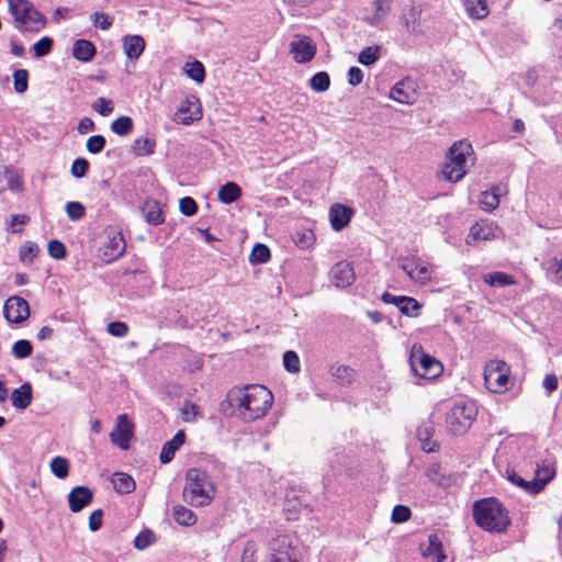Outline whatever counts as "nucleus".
Returning a JSON list of instances; mask_svg holds the SVG:
<instances>
[{"label":"nucleus","mask_w":562,"mask_h":562,"mask_svg":"<svg viewBox=\"0 0 562 562\" xmlns=\"http://www.w3.org/2000/svg\"><path fill=\"white\" fill-rule=\"evenodd\" d=\"M501 235L502 229L494 222L481 220L470 227L465 243L470 246H475L480 241H490L498 238Z\"/></svg>","instance_id":"11"},{"label":"nucleus","mask_w":562,"mask_h":562,"mask_svg":"<svg viewBox=\"0 0 562 562\" xmlns=\"http://www.w3.org/2000/svg\"><path fill=\"white\" fill-rule=\"evenodd\" d=\"M122 42L124 53L132 60L138 59L145 49V40L140 35H126Z\"/></svg>","instance_id":"26"},{"label":"nucleus","mask_w":562,"mask_h":562,"mask_svg":"<svg viewBox=\"0 0 562 562\" xmlns=\"http://www.w3.org/2000/svg\"><path fill=\"white\" fill-rule=\"evenodd\" d=\"M53 44H54L53 38H50L48 36H44L40 41L34 43L33 52H34L35 57H44V56L48 55L52 50Z\"/></svg>","instance_id":"46"},{"label":"nucleus","mask_w":562,"mask_h":562,"mask_svg":"<svg viewBox=\"0 0 562 562\" xmlns=\"http://www.w3.org/2000/svg\"><path fill=\"white\" fill-rule=\"evenodd\" d=\"M269 258L270 249L263 244H257L250 252L249 262L252 265L265 263Z\"/></svg>","instance_id":"40"},{"label":"nucleus","mask_w":562,"mask_h":562,"mask_svg":"<svg viewBox=\"0 0 562 562\" xmlns=\"http://www.w3.org/2000/svg\"><path fill=\"white\" fill-rule=\"evenodd\" d=\"M241 195V189L235 182H227L218 190V200L224 204H231L237 201Z\"/></svg>","instance_id":"31"},{"label":"nucleus","mask_w":562,"mask_h":562,"mask_svg":"<svg viewBox=\"0 0 562 562\" xmlns=\"http://www.w3.org/2000/svg\"><path fill=\"white\" fill-rule=\"evenodd\" d=\"M156 542V536L150 530L139 532L134 539V547L137 550H145Z\"/></svg>","instance_id":"42"},{"label":"nucleus","mask_w":562,"mask_h":562,"mask_svg":"<svg viewBox=\"0 0 562 562\" xmlns=\"http://www.w3.org/2000/svg\"><path fill=\"white\" fill-rule=\"evenodd\" d=\"M183 70L186 75L194 80L198 83H201L204 81L205 78V69L201 61L193 60L186 63Z\"/></svg>","instance_id":"37"},{"label":"nucleus","mask_w":562,"mask_h":562,"mask_svg":"<svg viewBox=\"0 0 562 562\" xmlns=\"http://www.w3.org/2000/svg\"><path fill=\"white\" fill-rule=\"evenodd\" d=\"M37 246L31 241H27L21 246L19 256L21 261L30 263L37 256Z\"/></svg>","instance_id":"48"},{"label":"nucleus","mask_w":562,"mask_h":562,"mask_svg":"<svg viewBox=\"0 0 562 562\" xmlns=\"http://www.w3.org/2000/svg\"><path fill=\"white\" fill-rule=\"evenodd\" d=\"M290 52L296 63L303 64L314 58L316 45L307 36L295 35L290 43Z\"/></svg>","instance_id":"14"},{"label":"nucleus","mask_w":562,"mask_h":562,"mask_svg":"<svg viewBox=\"0 0 562 562\" xmlns=\"http://www.w3.org/2000/svg\"><path fill=\"white\" fill-rule=\"evenodd\" d=\"M133 423L126 414H121L116 417L115 427L110 434V440L122 450H127L130 448V441L133 437Z\"/></svg>","instance_id":"13"},{"label":"nucleus","mask_w":562,"mask_h":562,"mask_svg":"<svg viewBox=\"0 0 562 562\" xmlns=\"http://www.w3.org/2000/svg\"><path fill=\"white\" fill-rule=\"evenodd\" d=\"M172 516L176 522L181 526L190 527L196 522V515L183 505H176L172 509Z\"/></svg>","instance_id":"35"},{"label":"nucleus","mask_w":562,"mask_h":562,"mask_svg":"<svg viewBox=\"0 0 562 562\" xmlns=\"http://www.w3.org/2000/svg\"><path fill=\"white\" fill-rule=\"evenodd\" d=\"M400 267L414 283L426 285L431 280L432 270L420 257L407 256L401 258Z\"/></svg>","instance_id":"9"},{"label":"nucleus","mask_w":562,"mask_h":562,"mask_svg":"<svg viewBox=\"0 0 562 562\" xmlns=\"http://www.w3.org/2000/svg\"><path fill=\"white\" fill-rule=\"evenodd\" d=\"M201 117L202 109L200 100L194 95H190L179 104L173 115V121L178 124L190 125Z\"/></svg>","instance_id":"12"},{"label":"nucleus","mask_w":562,"mask_h":562,"mask_svg":"<svg viewBox=\"0 0 562 562\" xmlns=\"http://www.w3.org/2000/svg\"><path fill=\"white\" fill-rule=\"evenodd\" d=\"M3 314L9 323L20 324L30 316L29 303L20 296L9 297L4 303Z\"/></svg>","instance_id":"15"},{"label":"nucleus","mask_w":562,"mask_h":562,"mask_svg":"<svg viewBox=\"0 0 562 562\" xmlns=\"http://www.w3.org/2000/svg\"><path fill=\"white\" fill-rule=\"evenodd\" d=\"M12 405L19 409L26 408L32 401V389L30 384H23L11 394Z\"/></svg>","instance_id":"30"},{"label":"nucleus","mask_w":562,"mask_h":562,"mask_svg":"<svg viewBox=\"0 0 562 562\" xmlns=\"http://www.w3.org/2000/svg\"><path fill=\"white\" fill-rule=\"evenodd\" d=\"M477 416V406L473 401L458 402L447 413L446 425L453 435H464Z\"/></svg>","instance_id":"6"},{"label":"nucleus","mask_w":562,"mask_h":562,"mask_svg":"<svg viewBox=\"0 0 562 562\" xmlns=\"http://www.w3.org/2000/svg\"><path fill=\"white\" fill-rule=\"evenodd\" d=\"M133 130V120L130 116H120L111 124V131L120 136L127 135Z\"/></svg>","instance_id":"39"},{"label":"nucleus","mask_w":562,"mask_h":562,"mask_svg":"<svg viewBox=\"0 0 562 562\" xmlns=\"http://www.w3.org/2000/svg\"><path fill=\"white\" fill-rule=\"evenodd\" d=\"M142 212L146 222L150 225H159L164 222L162 211L156 200L145 201Z\"/></svg>","instance_id":"29"},{"label":"nucleus","mask_w":562,"mask_h":562,"mask_svg":"<svg viewBox=\"0 0 562 562\" xmlns=\"http://www.w3.org/2000/svg\"><path fill=\"white\" fill-rule=\"evenodd\" d=\"M392 0H374L363 21L372 26H378L391 12Z\"/></svg>","instance_id":"20"},{"label":"nucleus","mask_w":562,"mask_h":562,"mask_svg":"<svg viewBox=\"0 0 562 562\" xmlns=\"http://www.w3.org/2000/svg\"><path fill=\"white\" fill-rule=\"evenodd\" d=\"M14 90L18 93H24L29 87V72L26 69H18L13 72Z\"/></svg>","instance_id":"44"},{"label":"nucleus","mask_w":562,"mask_h":562,"mask_svg":"<svg viewBox=\"0 0 562 562\" xmlns=\"http://www.w3.org/2000/svg\"><path fill=\"white\" fill-rule=\"evenodd\" d=\"M412 512L404 505H396L392 510V521L395 524L405 522L411 518Z\"/></svg>","instance_id":"51"},{"label":"nucleus","mask_w":562,"mask_h":562,"mask_svg":"<svg viewBox=\"0 0 562 562\" xmlns=\"http://www.w3.org/2000/svg\"><path fill=\"white\" fill-rule=\"evenodd\" d=\"M363 80V72L359 67H350L348 70V82L351 86H358Z\"/></svg>","instance_id":"63"},{"label":"nucleus","mask_w":562,"mask_h":562,"mask_svg":"<svg viewBox=\"0 0 562 562\" xmlns=\"http://www.w3.org/2000/svg\"><path fill=\"white\" fill-rule=\"evenodd\" d=\"M482 279L490 286H507L517 283L513 276L501 271L485 273Z\"/></svg>","instance_id":"34"},{"label":"nucleus","mask_w":562,"mask_h":562,"mask_svg":"<svg viewBox=\"0 0 562 562\" xmlns=\"http://www.w3.org/2000/svg\"><path fill=\"white\" fill-rule=\"evenodd\" d=\"M32 344L25 339L18 340L12 346V353L19 359L29 357L32 353Z\"/></svg>","instance_id":"47"},{"label":"nucleus","mask_w":562,"mask_h":562,"mask_svg":"<svg viewBox=\"0 0 562 562\" xmlns=\"http://www.w3.org/2000/svg\"><path fill=\"white\" fill-rule=\"evenodd\" d=\"M331 375L342 384L350 383L353 376V371L347 366H333L330 369Z\"/></svg>","instance_id":"43"},{"label":"nucleus","mask_w":562,"mask_h":562,"mask_svg":"<svg viewBox=\"0 0 562 562\" xmlns=\"http://www.w3.org/2000/svg\"><path fill=\"white\" fill-rule=\"evenodd\" d=\"M543 387L550 394L558 389V378L554 374H547L542 382Z\"/></svg>","instance_id":"64"},{"label":"nucleus","mask_w":562,"mask_h":562,"mask_svg":"<svg viewBox=\"0 0 562 562\" xmlns=\"http://www.w3.org/2000/svg\"><path fill=\"white\" fill-rule=\"evenodd\" d=\"M329 278L337 288L349 286L355 280L353 268L347 261H339L331 267Z\"/></svg>","instance_id":"19"},{"label":"nucleus","mask_w":562,"mask_h":562,"mask_svg":"<svg viewBox=\"0 0 562 562\" xmlns=\"http://www.w3.org/2000/svg\"><path fill=\"white\" fill-rule=\"evenodd\" d=\"M106 140L102 135H93L88 138L87 140V150L90 154H99L101 153L105 147Z\"/></svg>","instance_id":"50"},{"label":"nucleus","mask_w":562,"mask_h":562,"mask_svg":"<svg viewBox=\"0 0 562 562\" xmlns=\"http://www.w3.org/2000/svg\"><path fill=\"white\" fill-rule=\"evenodd\" d=\"M93 498V493L89 487L77 486L68 495L69 508L72 513H78L87 507Z\"/></svg>","instance_id":"21"},{"label":"nucleus","mask_w":562,"mask_h":562,"mask_svg":"<svg viewBox=\"0 0 562 562\" xmlns=\"http://www.w3.org/2000/svg\"><path fill=\"white\" fill-rule=\"evenodd\" d=\"M382 301L395 305L407 317H418L420 314L422 305L412 296H397L385 292L382 294Z\"/></svg>","instance_id":"16"},{"label":"nucleus","mask_w":562,"mask_h":562,"mask_svg":"<svg viewBox=\"0 0 562 562\" xmlns=\"http://www.w3.org/2000/svg\"><path fill=\"white\" fill-rule=\"evenodd\" d=\"M15 30L22 34H38L46 27V16L30 0H7Z\"/></svg>","instance_id":"3"},{"label":"nucleus","mask_w":562,"mask_h":562,"mask_svg":"<svg viewBox=\"0 0 562 562\" xmlns=\"http://www.w3.org/2000/svg\"><path fill=\"white\" fill-rule=\"evenodd\" d=\"M257 546L254 541H248L241 552L240 562H256Z\"/></svg>","instance_id":"59"},{"label":"nucleus","mask_w":562,"mask_h":562,"mask_svg":"<svg viewBox=\"0 0 562 562\" xmlns=\"http://www.w3.org/2000/svg\"><path fill=\"white\" fill-rule=\"evenodd\" d=\"M92 108L102 116H109L114 110L112 101L105 98H98Z\"/></svg>","instance_id":"53"},{"label":"nucleus","mask_w":562,"mask_h":562,"mask_svg":"<svg viewBox=\"0 0 562 562\" xmlns=\"http://www.w3.org/2000/svg\"><path fill=\"white\" fill-rule=\"evenodd\" d=\"M48 254L55 259H64L66 257V247L59 240H52L48 244Z\"/></svg>","instance_id":"56"},{"label":"nucleus","mask_w":562,"mask_h":562,"mask_svg":"<svg viewBox=\"0 0 562 562\" xmlns=\"http://www.w3.org/2000/svg\"><path fill=\"white\" fill-rule=\"evenodd\" d=\"M390 98L402 104H412L417 98L416 83L412 79L397 82L390 91Z\"/></svg>","instance_id":"18"},{"label":"nucleus","mask_w":562,"mask_h":562,"mask_svg":"<svg viewBox=\"0 0 562 562\" xmlns=\"http://www.w3.org/2000/svg\"><path fill=\"white\" fill-rule=\"evenodd\" d=\"M555 463L551 460H543L537 465L535 476L529 486L531 494H537L555 476Z\"/></svg>","instance_id":"17"},{"label":"nucleus","mask_w":562,"mask_h":562,"mask_svg":"<svg viewBox=\"0 0 562 562\" xmlns=\"http://www.w3.org/2000/svg\"><path fill=\"white\" fill-rule=\"evenodd\" d=\"M108 333L114 337H125L128 326L123 322H112L108 325Z\"/></svg>","instance_id":"58"},{"label":"nucleus","mask_w":562,"mask_h":562,"mask_svg":"<svg viewBox=\"0 0 562 562\" xmlns=\"http://www.w3.org/2000/svg\"><path fill=\"white\" fill-rule=\"evenodd\" d=\"M310 87L316 92H324L330 87V78L326 71L315 74L310 80Z\"/></svg>","instance_id":"38"},{"label":"nucleus","mask_w":562,"mask_h":562,"mask_svg":"<svg viewBox=\"0 0 562 562\" xmlns=\"http://www.w3.org/2000/svg\"><path fill=\"white\" fill-rule=\"evenodd\" d=\"M420 551L424 558L430 562H443L446 555L442 551V543L439 537L435 533L428 536L427 542L420 544Z\"/></svg>","instance_id":"22"},{"label":"nucleus","mask_w":562,"mask_h":562,"mask_svg":"<svg viewBox=\"0 0 562 562\" xmlns=\"http://www.w3.org/2000/svg\"><path fill=\"white\" fill-rule=\"evenodd\" d=\"M183 496L192 506H207L215 496V484L206 472L190 469L186 474Z\"/></svg>","instance_id":"4"},{"label":"nucleus","mask_w":562,"mask_h":562,"mask_svg":"<svg viewBox=\"0 0 562 562\" xmlns=\"http://www.w3.org/2000/svg\"><path fill=\"white\" fill-rule=\"evenodd\" d=\"M352 216V210L342 204H334L329 209V221L334 231L339 232L348 225Z\"/></svg>","instance_id":"23"},{"label":"nucleus","mask_w":562,"mask_h":562,"mask_svg":"<svg viewBox=\"0 0 562 562\" xmlns=\"http://www.w3.org/2000/svg\"><path fill=\"white\" fill-rule=\"evenodd\" d=\"M91 20L94 26L101 30H108L112 25V19L108 14L102 12H94L91 15Z\"/></svg>","instance_id":"57"},{"label":"nucleus","mask_w":562,"mask_h":562,"mask_svg":"<svg viewBox=\"0 0 562 562\" xmlns=\"http://www.w3.org/2000/svg\"><path fill=\"white\" fill-rule=\"evenodd\" d=\"M473 517L480 528L490 532H503L510 524L507 509L494 497L474 502Z\"/></svg>","instance_id":"2"},{"label":"nucleus","mask_w":562,"mask_h":562,"mask_svg":"<svg viewBox=\"0 0 562 562\" xmlns=\"http://www.w3.org/2000/svg\"><path fill=\"white\" fill-rule=\"evenodd\" d=\"M509 369L504 361H491L484 370V381L486 387L493 393H503L508 389Z\"/></svg>","instance_id":"8"},{"label":"nucleus","mask_w":562,"mask_h":562,"mask_svg":"<svg viewBox=\"0 0 562 562\" xmlns=\"http://www.w3.org/2000/svg\"><path fill=\"white\" fill-rule=\"evenodd\" d=\"M473 155L471 143L465 139L454 142L446 153V162L439 172V178L453 183L462 180L468 172V158Z\"/></svg>","instance_id":"5"},{"label":"nucleus","mask_w":562,"mask_h":562,"mask_svg":"<svg viewBox=\"0 0 562 562\" xmlns=\"http://www.w3.org/2000/svg\"><path fill=\"white\" fill-rule=\"evenodd\" d=\"M283 366L286 371L297 373L301 370V361L295 351L289 350L283 355Z\"/></svg>","instance_id":"45"},{"label":"nucleus","mask_w":562,"mask_h":562,"mask_svg":"<svg viewBox=\"0 0 562 562\" xmlns=\"http://www.w3.org/2000/svg\"><path fill=\"white\" fill-rule=\"evenodd\" d=\"M186 440V434L183 430H179L171 440L167 441L161 449L160 452V462L166 464L169 463L177 450L184 443Z\"/></svg>","instance_id":"27"},{"label":"nucleus","mask_w":562,"mask_h":562,"mask_svg":"<svg viewBox=\"0 0 562 562\" xmlns=\"http://www.w3.org/2000/svg\"><path fill=\"white\" fill-rule=\"evenodd\" d=\"M95 55L94 45L87 40H77L72 46V56L83 63L90 61Z\"/></svg>","instance_id":"28"},{"label":"nucleus","mask_w":562,"mask_h":562,"mask_svg":"<svg viewBox=\"0 0 562 562\" xmlns=\"http://www.w3.org/2000/svg\"><path fill=\"white\" fill-rule=\"evenodd\" d=\"M380 58V47L379 46H369L363 48L358 56V60L360 64L364 66H370L374 64Z\"/></svg>","instance_id":"41"},{"label":"nucleus","mask_w":562,"mask_h":562,"mask_svg":"<svg viewBox=\"0 0 562 562\" xmlns=\"http://www.w3.org/2000/svg\"><path fill=\"white\" fill-rule=\"evenodd\" d=\"M464 7L467 13L472 19H484L490 12L487 0H465Z\"/></svg>","instance_id":"33"},{"label":"nucleus","mask_w":562,"mask_h":562,"mask_svg":"<svg viewBox=\"0 0 562 562\" xmlns=\"http://www.w3.org/2000/svg\"><path fill=\"white\" fill-rule=\"evenodd\" d=\"M113 487L117 493L128 494L135 490V481L126 473H115L111 480Z\"/></svg>","instance_id":"32"},{"label":"nucleus","mask_w":562,"mask_h":562,"mask_svg":"<svg viewBox=\"0 0 562 562\" xmlns=\"http://www.w3.org/2000/svg\"><path fill=\"white\" fill-rule=\"evenodd\" d=\"M411 368L416 376L432 380L443 371L442 363L435 357L426 353L422 347L414 346L411 352Z\"/></svg>","instance_id":"7"},{"label":"nucleus","mask_w":562,"mask_h":562,"mask_svg":"<svg viewBox=\"0 0 562 562\" xmlns=\"http://www.w3.org/2000/svg\"><path fill=\"white\" fill-rule=\"evenodd\" d=\"M506 474H507V479L510 483L518 486L526 493L531 494V491L529 488V486L531 484V480H525L514 471H507Z\"/></svg>","instance_id":"54"},{"label":"nucleus","mask_w":562,"mask_h":562,"mask_svg":"<svg viewBox=\"0 0 562 562\" xmlns=\"http://www.w3.org/2000/svg\"><path fill=\"white\" fill-rule=\"evenodd\" d=\"M49 469L58 479H66L69 475L70 462L65 457H55L50 460Z\"/></svg>","instance_id":"36"},{"label":"nucleus","mask_w":562,"mask_h":562,"mask_svg":"<svg viewBox=\"0 0 562 562\" xmlns=\"http://www.w3.org/2000/svg\"><path fill=\"white\" fill-rule=\"evenodd\" d=\"M506 192V187L503 184H496L491 190L484 191L480 198L481 207L486 212L495 210L499 205L501 196Z\"/></svg>","instance_id":"24"},{"label":"nucleus","mask_w":562,"mask_h":562,"mask_svg":"<svg viewBox=\"0 0 562 562\" xmlns=\"http://www.w3.org/2000/svg\"><path fill=\"white\" fill-rule=\"evenodd\" d=\"M103 513L101 509L93 510L89 517V528L91 531H97L102 526Z\"/></svg>","instance_id":"62"},{"label":"nucleus","mask_w":562,"mask_h":562,"mask_svg":"<svg viewBox=\"0 0 562 562\" xmlns=\"http://www.w3.org/2000/svg\"><path fill=\"white\" fill-rule=\"evenodd\" d=\"M155 144L148 138H138L135 140V149L139 154H151L154 151Z\"/></svg>","instance_id":"61"},{"label":"nucleus","mask_w":562,"mask_h":562,"mask_svg":"<svg viewBox=\"0 0 562 562\" xmlns=\"http://www.w3.org/2000/svg\"><path fill=\"white\" fill-rule=\"evenodd\" d=\"M179 207H180V212L187 216L194 215L198 210V205H196L195 201L190 196L180 199Z\"/></svg>","instance_id":"55"},{"label":"nucleus","mask_w":562,"mask_h":562,"mask_svg":"<svg viewBox=\"0 0 562 562\" xmlns=\"http://www.w3.org/2000/svg\"><path fill=\"white\" fill-rule=\"evenodd\" d=\"M65 210L71 221L80 220L86 213V209L80 202H67Z\"/></svg>","instance_id":"49"},{"label":"nucleus","mask_w":562,"mask_h":562,"mask_svg":"<svg viewBox=\"0 0 562 562\" xmlns=\"http://www.w3.org/2000/svg\"><path fill=\"white\" fill-rule=\"evenodd\" d=\"M125 240L120 233H114L109 237V241L103 248V256L108 261H112L121 257L125 251Z\"/></svg>","instance_id":"25"},{"label":"nucleus","mask_w":562,"mask_h":562,"mask_svg":"<svg viewBox=\"0 0 562 562\" xmlns=\"http://www.w3.org/2000/svg\"><path fill=\"white\" fill-rule=\"evenodd\" d=\"M548 271L555 277V279L562 282V257L552 258L549 261Z\"/></svg>","instance_id":"60"},{"label":"nucleus","mask_w":562,"mask_h":562,"mask_svg":"<svg viewBox=\"0 0 562 562\" xmlns=\"http://www.w3.org/2000/svg\"><path fill=\"white\" fill-rule=\"evenodd\" d=\"M89 169V161L86 158H77L71 165L70 172L75 178H82Z\"/></svg>","instance_id":"52"},{"label":"nucleus","mask_w":562,"mask_h":562,"mask_svg":"<svg viewBox=\"0 0 562 562\" xmlns=\"http://www.w3.org/2000/svg\"><path fill=\"white\" fill-rule=\"evenodd\" d=\"M267 562H299V554L289 536H278L270 541Z\"/></svg>","instance_id":"10"},{"label":"nucleus","mask_w":562,"mask_h":562,"mask_svg":"<svg viewBox=\"0 0 562 562\" xmlns=\"http://www.w3.org/2000/svg\"><path fill=\"white\" fill-rule=\"evenodd\" d=\"M227 402L237 418L252 423L268 414L273 404V395L263 385L250 384L233 387L227 393Z\"/></svg>","instance_id":"1"}]
</instances>
